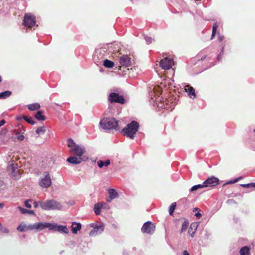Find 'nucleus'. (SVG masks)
Instances as JSON below:
<instances>
[{
	"instance_id": "f257e3e1",
	"label": "nucleus",
	"mask_w": 255,
	"mask_h": 255,
	"mask_svg": "<svg viewBox=\"0 0 255 255\" xmlns=\"http://www.w3.org/2000/svg\"><path fill=\"white\" fill-rule=\"evenodd\" d=\"M68 146L70 148L69 151L77 156L82 157L85 153V148L84 146L76 144L71 138L68 140Z\"/></svg>"
},
{
	"instance_id": "f03ea898",
	"label": "nucleus",
	"mask_w": 255,
	"mask_h": 255,
	"mask_svg": "<svg viewBox=\"0 0 255 255\" xmlns=\"http://www.w3.org/2000/svg\"><path fill=\"white\" fill-rule=\"evenodd\" d=\"M39 204L44 210H61L62 208L60 203L54 200H47L45 202L39 201Z\"/></svg>"
},
{
	"instance_id": "7ed1b4c3",
	"label": "nucleus",
	"mask_w": 255,
	"mask_h": 255,
	"mask_svg": "<svg viewBox=\"0 0 255 255\" xmlns=\"http://www.w3.org/2000/svg\"><path fill=\"white\" fill-rule=\"evenodd\" d=\"M101 128L105 130H118V121L114 118H106L103 119L100 123Z\"/></svg>"
},
{
	"instance_id": "20e7f679",
	"label": "nucleus",
	"mask_w": 255,
	"mask_h": 255,
	"mask_svg": "<svg viewBox=\"0 0 255 255\" xmlns=\"http://www.w3.org/2000/svg\"><path fill=\"white\" fill-rule=\"evenodd\" d=\"M139 125L135 121H132L122 130V132L130 138H133L134 134L137 132Z\"/></svg>"
},
{
	"instance_id": "39448f33",
	"label": "nucleus",
	"mask_w": 255,
	"mask_h": 255,
	"mask_svg": "<svg viewBox=\"0 0 255 255\" xmlns=\"http://www.w3.org/2000/svg\"><path fill=\"white\" fill-rule=\"evenodd\" d=\"M39 184L43 188H47L51 185V179L48 172H45L40 178Z\"/></svg>"
},
{
	"instance_id": "423d86ee",
	"label": "nucleus",
	"mask_w": 255,
	"mask_h": 255,
	"mask_svg": "<svg viewBox=\"0 0 255 255\" xmlns=\"http://www.w3.org/2000/svg\"><path fill=\"white\" fill-rule=\"evenodd\" d=\"M155 230V226L151 221L144 223L141 229V231L143 234H152Z\"/></svg>"
},
{
	"instance_id": "0eeeda50",
	"label": "nucleus",
	"mask_w": 255,
	"mask_h": 255,
	"mask_svg": "<svg viewBox=\"0 0 255 255\" xmlns=\"http://www.w3.org/2000/svg\"><path fill=\"white\" fill-rule=\"evenodd\" d=\"M174 64L173 60L167 57L164 58L160 62V65L161 68L166 70L171 68Z\"/></svg>"
},
{
	"instance_id": "6e6552de",
	"label": "nucleus",
	"mask_w": 255,
	"mask_h": 255,
	"mask_svg": "<svg viewBox=\"0 0 255 255\" xmlns=\"http://www.w3.org/2000/svg\"><path fill=\"white\" fill-rule=\"evenodd\" d=\"M108 100L110 103L115 102L122 104L125 103V100L123 97L116 93L110 94Z\"/></svg>"
},
{
	"instance_id": "1a4fd4ad",
	"label": "nucleus",
	"mask_w": 255,
	"mask_h": 255,
	"mask_svg": "<svg viewBox=\"0 0 255 255\" xmlns=\"http://www.w3.org/2000/svg\"><path fill=\"white\" fill-rule=\"evenodd\" d=\"M24 24L27 27H31L35 24V17L30 13H26L23 19Z\"/></svg>"
},
{
	"instance_id": "9d476101",
	"label": "nucleus",
	"mask_w": 255,
	"mask_h": 255,
	"mask_svg": "<svg viewBox=\"0 0 255 255\" xmlns=\"http://www.w3.org/2000/svg\"><path fill=\"white\" fill-rule=\"evenodd\" d=\"M88 159L87 157L84 156L83 157L80 156H71L67 158V161L69 163L78 164L80 163L82 161H85Z\"/></svg>"
},
{
	"instance_id": "9b49d317",
	"label": "nucleus",
	"mask_w": 255,
	"mask_h": 255,
	"mask_svg": "<svg viewBox=\"0 0 255 255\" xmlns=\"http://www.w3.org/2000/svg\"><path fill=\"white\" fill-rule=\"evenodd\" d=\"M219 183V179L214 176L208 178L204 182L205 187H213L218 185Z\"/></svg>"
},
{
	"instance_id": "f8f14e48",
	"label": "nucleus",
	"mask_w": 255,
	"mask_h": 255,
	"mask_svg": "<svg viewBox=\"0 0 255 255\" xmlns=\"http://www.w3.org/2000/svg\"><path fill=\"white\" fill-rule=\"evenodd\" d=\"M46 222H36L30 224V231H40L46 228Z\"/></svg>"
},
{
	"instance_id": "ddd939ff",
	"label": "nucleus",
	"mask_w": 255,
	"mask_h": 255,
	"mask_svg": "<svg viewBox=\"0 0 255 255\" xmlns=\"http://www.w3.org/2000/svg\"><path fill=\"white\" fill-rule=\"evenodd\" d=\"M9 171L10 172V177L14 180H17L20 177V174L16 170L13 165H10L8 167Z\"/></svg>"
},
{
	"instance_id": "4468645a",
	"label": "nucleus",
	"mask_w": 255,
	"mask_h": 255,
	"mask_svg": "<svg viewBox=\"0 0 255 255\" xmlns=\"http://www.w3.org/2000/svg\"><path fill=\"white\" fill-rule=\"evenodd\" d=\"M104 230V226L100 225L93 227V230L90 232L89 235L90 236H95L101 234Z\"/></svg>"
},
{
	"instance_id": "2eb2a0df",
	"label": "nucleus",
	"mask_w": 255,
	"mask_h": 255,
	"mask_svg": "<svg viewBox=\"0 0 255 255\" xmlns=\"http://www.w3.org/2000/svg\"><path fill=\"white\" fill-rule=\"evenodd\" d=\"M120 64L125 67H128L131 65L130 58L127 55L123 56L120 59Z\"/></svg>"
},
{
	"instance_id": "dca6fc26",
	"label": "nucleus",
	"mask_w": 255,
	"mask_h": 255,
	"mask_svg": "<svg viewBox=\"0 0 255 255\" xmlns=\"http://www.w3.org/2000/svg\"><path fill=\"white\" fill-rule=\"evenodd\" d=\"M185 91L187 93L188 96L191 99H195L196 97L195 90L189 85H186L185 87Z\"/></svg>"
},
{
	"instance_id": "f3484780",
	"label": "nucleus",
	"mask_w": 255,
	"mask_h": 255,
	"mask_svg": "<svg viewBox=\"0 0 255 255\" xmlns=\"http://www.w3.org/2000/svg\"><path fill=\"white\" fill-rule=\"evenodd\" d=\"M81 224L80 223L74 222L72 223L71 230L74 234H77L81 229Z\"/></svg>"
},
{
	"instance_id": "a211bd4d",
	"label": "nucleus",
	"mask_w": 255,
	"mask_h": 255,
	"mask_svg": "<svg viewBox=\"0 0 255 255\" xmlns=\"http://www.w3.org/2000/svg\"><path fill=\"white\" fill-rule=\"evenodd\" d=\"M55 231L59 232L61 233L68 234L69 230L67 227L64 225H56Z\"/></svg>"
},
{
	"instance_id": "6ab92c4d",
	"label": "nucleus",
	"mask_w": 255,
	"mask_h": 255,
	"mask_svg": "<svg viewBox=\"0 0 255 255\" xmlns=\"http://www.w3.org/2000/svg\"><path fill=\"white\" fill-rule=\"evenodd\" d=\"M30 224L28 225H25L23 222L21 223L19 226L17 228V230L19 232H25L30 231Z\"/></svg>"
},
{
	"instance_id": "aec40b11",
	"label": "nucleus",
	"mask_w": 255,
	"mask_h": 255,
	"mask_svg": "<svg viewBox=\"0 0 255 255\" xmlns=\"http://www.w3.org/2000/svg\"><path fill=\"white\" fill-rule=\"evenodd\" d=\"M197 227L198 225L197 224V223H192L191 225L188 230V233L191 237H193L194 236L195 233L197 230Z\"/></svg>"
},
{
	"instance_id": "412c9836",
	"label": "nucleus",
	"mask_w": 255,
	"mask_h": 255,
	"mask_svg": "<svg viewBox=\"0 0 255 255\" xmlns=\"http://www.w3.org/2000/svg\"><path fill=\"white\" fill-rule=\"evenodd\" d=\"M109 198L108 202H110L112 200L115 199L118 197V194L114 189H110L109 190Z\"/></svg>"
},
{
	"instance_id": "4be33fe9",
	"label": "nucleus",
	"mask_w": 255,
	"mask_h": 255,
	"mask_svg": "<svg viewBox=\"0 0 255 255\" xmlns=\"http://www.w3.org/2000/svg\"><path fill=\"white\" fill-rule=\"evenodd\" d=\"M17 209L20 211V212L23 214H30V215H34V212L31 210H26L25 209L20 206L17 207Z\"/></svg>"
},
{
	"instance_id": "5701e85b",
	"label": "nucleus",
	"mask_w": 255,
	"mask_h": 255,
	"mask_svg": "<svg viewBox=\"0 0 255 255\" xmlns=\"http://www.w3.org/2000/svg\"><path fill=\"white\" fill-rule=\"evenodd\" d=\"M110 164V160L108 159L106 161H104L102 160H99L97 162L98 166L99 168H102L104 166H108Z\"/></svg>"
},
{
	"instance_id": "b1692460",
	"label": "nucleus",
	"mask_w": 255,
	"mask_h": 255,
	"mask_svg": "<svg viewBox=\"0 0 255 255\" xmlns=\"http://www.w3.org/2000/svg\"><path fill=\"white\" fill-rule=\"evenodd\" d=\"M240 253L241 255H249L250 254V248L247 246H245L240 249Z\"/></svg>"
},
{
	"instance_id": "393cba45",
	"label": "nucleus",
	"mask_w": 255,
	"mask_h": 255,
	"mask_svg": "<svg viewBox=\"0 0 255 255\" xmlns=\"http://www.w3.org/2000/svg\"><path fill=\"white\" fill-rule=\"evenodd\" d=\"M104 66L109 68H112L114 66V63L108 59H106L104 61Z\"/></svg>"
},
{
	"instance_id": "a878e982",
	"label": "nucleus",
	"mask_w": 255,
	"mask_h": 255,
	"mask_svg": "<svg viewBox=\"0 0 255 255\" xmlns=\"http://www.w3.org/2000/svg\"><path fill=\"white\" fill-rule=\"evenodd\" d=\"M40 107V106L38 103H34L28 105V108L30 111H34L39 109Z\"/></svg>"
},
{
	"instance_id": "bb28decb",
	"label": "nucleus",
	"mask_w": 255,
	"mask_h": 255,
	"mask_svg": "<svg viewBox=\"0 0 255 255\" xmlns=\"http://www.w3.org/2000/svg\"><path fill=\"white\" fill-rule=\"evenodd\" d=\"M45 131L46 128L45 126L38 127L35 130L36 133L38 135H42L45 133Z\"/></svg>"
},
{
	"instance_id": "cd10ccee",
	"label": "nucleus",
	"mask_w": 255,
	"mask_h": 255,
	"mask_svg": "<svg viewBox=\"0 0 255 255\" xmlns=\"http://www.w3.org/2000/svg\"><path fill=\"white\" fill-rule=\"evenodd\" d=\"M35 117L39 121H44L45 120V117L42 115L41 111H38L36 114Z\"/></svg>"
},
{
	"instance_id": "c85d7f7f",
	"label": "nucleus",
	"mask_w": 255,
	"mask_h": 255,
	"mask_svg": "<svg viewBox=\"0 0 255 255\" xmlns=\"http://www.w3.org/2000/svg\"><path fill=\"white\" fill-rule=\"evenodd\" d=\"M101 208L102 204L101 203H97L95 205L94 210L96 215H99L100 214Z\"/></svg>"
},
{
	"instance_id": "c756f323",
	"label": "nucleus",
	"mask_w": 255,
	"mask_h": 255,
	"mask_svg": "<svg viewBox=\"0 0 255 255\" xmlns=\"http://www.w3.org/2000/svg\"><path fill=\"white\" fill-rule=\"evenodd\" d=\"M46 228H48L50 230L55 231L57 224H51L46 222Z\"/></svg>"
},
{
	"instance_id": "7c9ffc66",
	"label": "nucleus",
	"mask_w": 255,
	"mask_h": 255,
	"mask_svg": "<svg viewBox=\"0 0 255 255\" xmlns=\"http://www.w3.org/2000/svg\"><path fill=\"white\" fill-rule=\"evenodd\" d=\"M11 92L9 91H6L0 93V99H5L11 95Z\"/></svg>"
},
{
	"instance_id": "2f4dec72",
	"label": "nucleus",
	"mask_w": 255,
	"mask_h": 255,
	"mask_svg": "<svg viewBox=\"0 0 255 255\" xmlns=\"http://www.w3.org/2000/svg\"><path fill=\"white\" fill-rule=\"evenodd\" d=\"M204 187H205V186L203 182L202 184L196 185H194L193 187H192V188L190 189V191H194L199 189H201V188H202Z\"/></svg>"
},
{
	"instance_id": "473e14b6",
	"label": "nucleus",
	"mask_w": 255,
	"mask_h": 255,
	"mask_svg": "<svg viewBox=\"0 0 255 255\" xmlns=\"http://www.w3.org/2000/svg\"><path fill=\"white\" fill-rule=\"evenodd\" d=\"M22 119L25 120L27 123L29 124L34 125L35 124V122L33 120V118L31 117H27L26 116H23Z\"/></svg>"
},
{
	"instance_id": "72a5a7b5",
	"label": "nucleus",
	"mask_w": 255,
	"mask_h": 255,
	"mask_svg": "<svg viewBox=\"0 0 255 255\" xmlns=\"http://www.w3.org/2000/svg\"><path fill=\"white\" fill-rule=\"evenodd\" d=\"M176 204L175 202L172 203L169 207V213L170 215L173 214V213L175 209Z\"/></svg>"
},
{
	"instance_id": "f704fd0d",
	"label": "nucleus",
	"mask_w": 255,
	"mask_h": 255,
	"mask_svg": "<svg viewBox=\"0 0 255 255\" xmlns=\"http://www.w3.org/2000/svg\"><path fill=\"white\" fill-rule=\"evenodd\" d=\"M217 27H218V25H217V23H214L213 26V30H212V35H211V39L214 38V37L215 35L216 31H217Z\"/></svg>"
},
{
	"instance_id": "c9c22d12",
	"label": "nucleus",
	"mask_w": 255,
	"mask_h": 255,
	"mask_svg": "<svg viewBox=\"0 0 255 255\" xmlns=\"http://www.w3.org/2000/svg\"><path fill=\"white\" fill-rule=\"evenodd\" d=\"M241 186L244 188L253 187L255 188V183H251L249 184H243L241 185Z\"/></svg>"
},
{
	"instance_id": "e433bc0d",
	"label": "nucleus",
	"mask_w": 255,
	"mask_h": 255,
	"mask_svg": "<svg viewBox=\"0 0 255 255\" xmlns=\"http://www.w3.org/2000/svg\"><path fill=\"white\" fill-rule=\"evenodd\" d=\"M188 226V223L186 221H184L182 225L181 231L183 232L186 230Z\"/></svg>"
},
{
	"instance_id": "4c0bfd02",
	"label": "nucleus",
	"mask_w": 255,
	"mask_h": 255,
	"mask_svg": "<svg viewBox=\"0 0 255 255\" xmlns=\"http://www.w3.org/2000/svg\"><path fill=\"white\" fill-rule=\"evenodd\" d=\"M30 201H31L30 200H27L25 201V202H24V205H25V207L27 208H31V205L29 203Z\"/></svg>"
},
{
	"instance_id": "58836bf2",
	"label": "nucleus",
	"mask_w": 255,
	"mask_h": 255,
	"mask_svg": "<svg viewBox=\"0 0 255 255\" xmlns=\"http://www.w3.org/2000/svg\"><path fill=\"white\" fill-rule=\"evenodd\" d=\"M16 137H17V139L19 140H20V141H22L24 139V136L22 134L17 135Z\"/></svg>"
},
{
	"instance_id": "ea45409f",
	"label": "nucleus",
	"mask_w": 255,
	"mask_h": 255,
	"mask_svg": "<svg viewBox=\"0 0 255 255\" xmlns=\"http://www.w3.org/2000/svg\"><path fill=\"white\" fill-rule=\"evenodd\" d=\"M0 230H1V231L4 233L7 234L9 232L8 229L5 227H2V228H1Z\"/></svg>"
},
{
	"instance_id": "a19ab883",
	"label": "nucleus",
	"mask_w": 255,
	"mask_h": 255,
	"mask_svg": "<svg viewBox=\"0 0 255 255\" xmlns=\"http://www.w3.org/2000/svg\"><path fill=\"white\" fill-rule=\"evenodd\" d=\"M50 161H51V163H50L49 164H46V165H42V166H44L45 167H48V168L51 167L52 166V164H53V162L51 160H50Z\"/></svg>"
},
{
	"instance_id": "79ce46f5",
	"label": "nucleus",
	"mask_w": 255,
	"mask_h": 255,
	"mask_svg": "<svg viewBox=\"0 0 255 255\" xmlns=\"http://www.w3.org/2000/svg\"><path fill=\"white\" fill-rule=\"evenodd\" d=\"M227 203L229 204H237L236 202L233 199H230L228 200Z\"/></svg>"
},
{
	"instance_id": "37998d69",
	"label": "nucleus",
	"mask_w": 255,
	"mask_h": 255,
	"mask_svg": "<svg viewBox=\"0 0 255 255\" xmlns=\"http://www.w3.org/2000/svg\"><path fill=\"white\" fill-rule=\"evenodd\" d=\"M145 39L148 43H150L152 41V38L150 37H146Z\"/></svg>"
},
{
	"instance_id": "c03bdc74",
	"label": "nucleus",
	"mask_w": 255,
	"mask_h": 255,
	"mask_svg": "<svg viewBox=\"0 0 255 255\" xmlns=\"http://www.w3.org/2000/svg\"><path fill=\"white\" fill-rule=\"evenodd\" d=\"M5 122L3 120L0 121V127L3 126L5 124Z\"/></svg>"
},
{
	"instance_id": "a18cd8bd",
	"label": "nucleus",
	"mask_w": 255,
	"mask_h": 255,
	"mask_svg": "<svg viewBox=\"0 0 255 255\" xmlns=\"http://www.w3.org/2000/svg\"><path fill=\"white\" fill-rule=\"evenodd\" d=\"M183 255H189V254L187 251L185 250L183 252Z\"/></svg>"
},
{
	"instance_id": "49530a36",
	"label": "nucleus",
	"mask_w": 255,
	"mask_h": 255,
	"mask_svg": "<svg viewBox=\"0 0 255 255\" xmlns=\"http://www.w3.org/2000/svg\"><path fill=\"white\" fill-rule=\"evenodd\" d=\"M195 215L198 218H200L202 216L200 213H196Z\"/></svg>"
},
{
	"instance_id": "de8ad7c7",
	"label": "nucleus",
	"mask_w": 255,
	"mask_h": 255,
	"mask_svg": "<svg viewBox=\"0 0 255 255\" xmlns=\"http://www.w3.org/2000/svg\"><path fill=\"white\" fill-rule=\"evenodd\" d=\"M33 204H34V207L35 208H37L38 207V204L37 202H34Z\"/></svg>"
},
{
	"instance_id": "09e8293b",
	"label": "nucleus",
	"mask_w": 255,
	"mask_h": 255,
	"mask_svg": "<svg viewBox=\"0 0 255 255\" xmlns=\"http://www.w3.org/2000/svg\"><path fill=\"white\" fill-rule=\"evenodd\" d=\"M218 37H219V39L220 41H222L223 40V37L222 36H221V35H219L218 36Z\"/></svg>"
},
{
	"instance_id": "8fccbe9b",
	"label": "nucleus",
	"mask_w": 255,
	"mask_h": 255,
	"mask_svg": "<svg viewBox=\"0 0 255 255\" xmlns=\"http://www.w3.org/2000/svg\"><path fill=\"white\" fill-rule=\"evenodd\" d=\"M4 205L3 203H0V208H3Z\"/></svg>"
},
{
	"instance_id": "3c124183",
	"label": "nucleus",
	"mask_w": 255,
	"mask_h": 255,
	"mask_svg": "<svg viewBox=\"0 0 255 255\" xmlns=\"http://www.w3.org/2000/svg\"><path fill=\"white\" fill-rule=\"evenodd\" d=\"M22 118H21V117H19V118H17V119L18 120H21Z\"/></svg>"
},
{
	"instance_id": "603ef678",
	"label": "nucleus",
	"mask_w": 255,
	"mask_h": 255,
	"mask_svg": "<svg viewBox=\"0 0 255 255\" xmlns=\"http://www.w3.org/2000/svg\"><path fill=\"white\" fill-rule=\"evenodd\" d=\"M1 77L0 76V82H1Z\"/></svg>"
},
{
	"instance_id": "864d4df0",
	"label": "nucleus",
	"mask_w": 255,
	"mask_h": 255,
	"mask_svg": "<svg viewBox=\"0 0 255 255\" xmlns=\"http://www.w3.org/2000/svg\"><path fill=\"white\" fill-rule=\"evenodd\" d=\"M220 58L219 57H218V59L219 60H220Z\"/></svg>"
}]
</instances>
